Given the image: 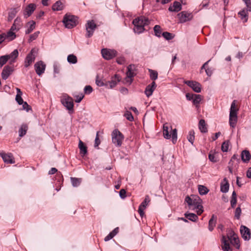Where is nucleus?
<instances>
[{"instance_id":"1","label":"nucleus","mask_w":251,"mask_h":251,"mask_svg":"<svg viewBox=\"0 0 251 251\" xmlns=\"http://www.w3.org/2000/svg\"><path fill=\"white\" fill-rule=\"evenodd\" d=\"M236 100H234L231 104L229 113V125L232 127H234L237 121V111L238 109L236 108Z\"/></svg>"},{"instance_id":"2","label":"nucleus","mask_w":251,"mask_h":251,"mask_svg":"<svg viewBox=\"0 0 251 251\" xmlns=\"http://www.w3.org/2000/svg\"><path fill=\"white\" fill-rule=\"evenodd\" d=\"M171 129L172 130V133L171 134L169 133V126L168 123H165L163 125V136L165 138L169 139L172 138V142L174 144H175L177 140V130L176 128L172 129V126H170Z\"/></svg>"},{"instance_id":"3","label":"nucleus","mask_w":251,"mask_h":251,"mask_svg":"<svg viewBox=\"0 0 251 251\" xmlns=\"http://www.w3.org/2000/svg\"><path fill=\"white\" fill-rule=\"evenodd\" d=\"M185 201L189 206H194L196 208H202V200L198 195H192L185 198Z\"/></svg>"},{"instance_id":"4","label":"nucleus","mask_w":251,"mask_h":251,"mask_svg":"<svg viewBox=\"0 0 251 251\" xmlns=\"http://www.w3.org/2000/svg\"><path fill=\"white\" fill-rule=\"evenodd\" d=\"M63 23L67 28H72L77 24V17L71 15L66 14L63 18Z\"/></svg>"},{"instance_id":"5","label":"nucleus","mask_w":251,"mask_h":251,"mask_svg":"<svg viewBox=\"0 0 251 251\" xmlns=\"http://www.w3.org/2000/svg\"><path fill=\"white\" fill-rule=\"evenodd\" d=\"M124 137L123 134L118 129H114L112 133V143L117 147L121 146Z\"/></svg>"},{"instance_id":"6","label":"nucleus","mask_w":251,"mask_h":251,"mask_svg":"<svg viewBox=\"0 0 251 251\" xmlns=\"http://www.w3.org/2000/svg\"><path fill=\"white\" fill-rule=\"evenodd\" d=\"M102 57L106 60H110L117 55V52L115 50L102 49L101 50Z\"/></svg>"},{"instance_id":"7","label":"nucleus","mask_w":251,"mask_h":251,"mask_svg":"<svg viewBox=\"0 0 251 251\" xmlns=\"http://www.w3.org/2000/svg\"><path fill=\"white\" fill-rule=\"evenodd\" d=\"M85 27L87 31L86 36L87 38H90L93 35L94 31L97 27V25L93 20L88 21Z\"/></svg>"},{"instance_id":"8","label":"nucleus","mask_w":251,"mask_h":251,"mask_svg":"<svg viewBox=\"0 0 251 251\" xmlns=\"http://www.w3.org/2000/svg\"><path fill=\"white\" fill-rule=\"evenodd\" d=\"M37 51L33 49L26 56L25 61V67L27 68L29 66L31 63L34 61Z\"/></svg>"},{"instance_id":"9","label":"nucleus","mask_w":251,"mask_h":251,"mask_svg":"<svg viewBox=\"0 0 251 251\" xmlns=\"http://www.w3.org/2000/svg\"><path fill=\"white\" fill-rule=\"evenodd\" d=\"M180 23H185L191 20L193 18L192 13L184 11L177 14Z\"/></svg>"},{"instance_id":"10","label":"nucleus","mask_w":251,"mask_h":251,"mask_svg":"<svg viewBox=\"0 0 251 251\" xmlns=\"http://www.w3.org/2000/svg\"><path fill=\"white\" fill-rule=\"evenodd\" d=\"M120 81V76L116 74L114 77H112L110 81L105 82V87L108 89H112L114 88Z\"/></svg>"},{"instance_id":"11","label":"nucleus","mask_w":251,"mask_h":251,"mask_svg":"<svg viewBox=\"0 0 251 251\" xmlns=\"http://www.w3.org/2000/svg\"><path fill=\"white\" fill-rule=\"evenodd\" d=\"M61 102L63 105L66 107L68 110L72 112L73 111L74 102L71 97H68L64 98L61 100Z\"/></svg>"},{"instance_id":"12","label":"nucleus","mask_w":251,"mask_h":251,"mask_svg":"<svg viewBox=\"0 0 251 251\" xmlns=\"http://www.w3.org/2000/svg\"><path fill=\"white\" fill-rule=\"evenodd\" d=\"M149 23L150 21H149V19L144 16L137 17L132 21V24L133 25H142L143 26L149 25Z\"/></svg>"},{"instance_id":"13","label":"nucleus","mask_w":251,"mask_h":251,"mask_svg":"<svg viewBox=\"0 0 251 251\" xmlns=\"http://www.w3.org/2000/svg\"><path fill=\"white\" fill-rule=\"evenodd\" d=\"M184 83L188 86L192 88V89L197 93H200L201 91V84L198 82L194 81L187 80L184 81Z\"/></svg>"},{"instance_id":"14","label":"nucleus","mask_w":251,"mask_h":251,"mask_svg":"<svg viewBox=\"0 0 251 251\" xmlns=\"http://www.w3.org/2000/svg\"><path fill=\"white\" fill-rule=\"evenodd\" d=\"M136 66L135 65L130 64L127 67L126 76L127 78L130 79V83L132 82V78L136 75Z\"/></svg>"},{"instance_id":"15","label":"nucleus","mask_w":251,"mask_h":251,"mask_svg":"<svg viewBox=\"0 0 251 251\" xmlns=\"http://www.w3.org/2000/svg\"><path fill=\"white\" fill-rule=\"evenodd\" d=\"M240 232L242 238L245 240H249L251 237V233L250 229L245 226L242 225L240 227Z\"/></svg>"},{"instance_id":"16","label":"nucleus","mask_w":251,"mask_h":251,"mask_svg":"<svg viewBox=\"0 0 251 251\" xmlns=\"http://www.w3.org/2000/svg\"><path fill=\"white\" fill-rule=\"evenodd\" d=\"M14 69L12 66L6 65L4 66L1 73V77L3 79L6 80L13 72Z\"/></svg>"},{"instance_id":"17","label":"nucleus","mask_w":251,"mask_h":251,"mask_svg":"<svg viewBox=\"0 0 251 251\" xmlns=\"http://www.w3.org/2000/svg\"><path fill=\"white\" fill-rule=\"evenodd\" d=\"M0 155L5 163L9 164H14L15 163L14 158L12 153L1 152L0 153Z\"/></svg>"},{"instance_id":"18","label":"nucleus","mask_w":251,"mask_h":251,"mask_svg":"<svg viewBox=\"0 0 251 251\" xmlns=\"http://www.w3.org/2000/svg\"><path fill=\"white\" fill-rule=\"evenodd\" d=\"M34 67L37 74L40 75L44 73L46 65L41 61L36 62L34 65Z\"/></svg>"},{"instance_id":"19","label":"nucleus","mask_w":251,"mask_h":251,"mask_svg":"<svg viewBox=\"0 0 251 251\" xmlns=\"http://www.w3.org/2000/svg\"><path fill=\"white\" fill-rule=\"evenodd\" d=\"M36 5L34 3L29 4L25 8L24 15L25 18L29 17L35 10Z\"/></svg>"},{"instance_id":"20","label":"nucleus","mask_w":251,"mask_h":251,"mask_svg":"<svg viewBox=\"0 0 251 251\" xmlns=\"http://www.w3.org/2000/svg\"><path fill=\"white\" fill-rule=\"evenodd\" d=\"M156 87V85L154 81H152L150 85H149L146 87L145 93L148 97H149L152 95V93L155 89Z\"/></svg>"},{"instance_id":"21","label":"nucleus","mask_w":251,"mask_h":251,"mask_svg":"<svg viewBox=\"0 0 251 251\" xmlns=\"http://www.w3.org/2000/svg\"><path fill=\"white\" fill-rule=\"evenodd\" d=\"M182 9V6L181 3L177 1H175L173 2V5H171L168 10L171 12H178Z\"/></svg>"},{"instance_id":"22","label":"nucleus","mask_w":251,"mask_h":251,"mask_svg":"<svg viewBox=\"0 0 251 251\" xmlns=\"http://www.w3.org/2000/svg\"><path fill=\"white\" fill-rule=\"evenodd\" d=\"M241 157L242 160L245 162H248L251 158V155L248 150H244L242 151L241 154Z\"/></svg>"},{"instance_id":"23","label":"nucleus","mask_w":251,"mask_h":251,"mask_svg":"<svg viewBox=\"0 0 251 251\" xmlns=\"http://www.w3.org/2000/svg\"><path fill=\"white\" fill-rule=\"evenodd\" d=\"M222 242L223 244L222 245V248L224 251H232L228 240H226L225 236H223Z\"/></svg>"},{"instance_id":"24","label":"nucleus","mask_w":251,"mask_h":251,"mask_svg":"<svg viewBox=\"0 0 251 251\" xmlns=\"http://www.w3.org/2000/svg\"><path fill=\"white\" fill-rule=\"evenodd\" d=\"M78 148L80 150V154L82 156H84L87 153V148L81 140H79Z\"/></svg>"},{"instance_id":"25","label":"nucleus","mask_w":251,"mask_h":251,"mask_svg":"<svg viewBox=\"0 0 251 251\" xmlns=\"http://www.w3.org/2000/svg\"><path fill=\"white\" fill-rule=\"evenodd\" d=\"M216 219L217 217L214 215H213L209 221L208 229L210 231H212L213 230L214 227L216 225Z\"/></svg>"},{"instance_id":"26","label":"nucleus","mask_w":251,"mask_h":251,"mask_svg":"<svg viewBox=\"0 0 251 251\" xmlns=\"http://www.w3.org/2000/svg\"><path fill=\"white\" fill-rule=\"evenodd\" d=\"M28 129V126L26 124H23L20 126L19 129V135L20 137H22L25 135L26 133L27 130Z\"/></svg>"},{"instance_id":"27","label":"nucleus","mask_w":251,"mask_h":251,"mask_svg":"<svg viewBox=\"0 0 251 251\" xmlns=\"http://www.w3.org/2000/svg\"><path fill=\"white\" fill-rule=\"evenodd\" d=\"M19 52L17 50H14L10 54L7 55L9 59H11L10 64L14 62L15 59L18 57Z\"/></svg>"},{"instance_id":"28","label":"nucleus","mask_w":251,"mask_h":251,"mask_svg":"<svg viewBox=\"0 0 251 251\" xmlns=\"http://www.w3.org/2000/svg\"><path fill=\"white\" fill-rule=\"evenodd\" d=\"M19 10V7L11 9L8 14V21H11L15 17Z\"/></svg>"},{"instance_id":"29","label":"nucleus","mask_w":251,"mask_h":251,"mask_svg":"<svg viewBox=\"0 0 251 251\" xmlns=\"http://www.w3.org/2000/svg\"><path fill=\"white\" fill-rule=\"evenodd\" d=\"M27 25L29 26L27 27V29L25 30V34H28L31 32L35 27V22L33 21H30Z\"/></svg>"},{"instance_id":"30","label":"nucleus","mask_w":251,"mask_h":251,"mask_svg":"<svg viewBox=\"0 0 251 251\" xmlns=\"http://www.w3.org/2000/svg\"><path fill=\"white\" fill-rule=\"evenodd\" d=\"M63 6L61 1H57L52 6V9L53 11H59L62 10Z\"/></svg>"},{"instance_id":"31","label":"nucleus","mask_w":251,"mask_h":251,"mask_svg":"<svg viewBox=\"0 0 251 251\" xmlns=\"http://www.w3.org/2000/svg\"><path fill=\"white\" fill-rule=\"evenodd\" d=\"M199 128L201 131L202 133H206L207 132L205 122L203 119H201L199 122Z\"/></svg>"},{"instance_id":"32","label":"nucleus","mask_w":251,"mask_h":251,"mask_svg":"<svg viewBox=\"0 0 251 251\" xmlns=\"http://www.w3.org/2000/svg\"><path fill=\"white\" fill-rule=\"evenodd\" d=\"M230 242L231 244L235 246L237 249H239V239L237 235L234 236L233 238H231V240H230Z\"/></svg>"},{"instance_id":"33","label":"nucleus","mask_w":251,"mask_h":251,"mask_svg":"<svg viewBox=\"0 0 251 251\" xmlns=\"http://www.w3.org/2000/svg\"><path fill=\"white\" fill-rule=\"evenodd\" d=\"M185 216L186 218L193 222H196L198 219V216L194 213H185Z\"/></svg>"},{"instance_id":"34","label":"nucleus","mask_w":251,"mask_h":251,"mask_svg":"<svg viewBox=\"0 0 251 251\" xmlns=\"http://www.w3.org/2000/svg\"><path fill=\"white\" fill-rule=\"evenodd\" d=\"M198 190L200 194L201 195H205L209 191V190L207 189V187L201 185H199L198 186Z\"/></svg>"},{"instance_id":"35","label":"nucleus","mask_w":251,"mask_h":251,"mask_svg":"<svg viewBox=\"0 0 251 251\" xmlns=\"http://www.w3.org/2000/svg\"><path fill=\"white\" fill-rule=\"evenodd\" d=\"M238 15H240L241 19H245L244 22H246L248 20V10L243 9L238 13Z\"/></svg>"},{"instance_id":"36","label":"nucleus","mask_w":251,"mask_h":251,"mask_svg":"<svg viewBox=\"0 0 251 251\" xmlns=\"http://www.w3.org/2000/svg\"><path fill=\"white\" fill-rule=\"evenodd\" d=\"M67 61L68 62L71 64H75L77 61V57L75 55L72 54H70L67 57Z\"/></svg>"},{"instance_id":"37","label":"nucleus","mask_w":251,"mask_h":251,"mask_svg":"<svg viewBox=\"0 0 251 251\" xmlns=\"http://www.w3.org/2000/svg\"><path fill=\"white\" fill-rule=\"evenodd\" d=\"M71 182L72 183V185L74 187H77L78 186L81 182V179L76 178V177H71Z\"/></svg>"},{"instance_id":"38","label":"nucleus","mask_w":251,"mask_h":251,"mask_svg":"<svg viewBox=\"0 0 251 251\" xmlns=\"http://www.w3.org/2000/svg\"><path fill=\"white\" fill-rule=\"evenodd\" d=\"M149 72H150V78L151 80H153V81L156 80L158 77V73L157 71L149 69Z\"/></svg>"},{"instance_id":"39","label":"nucleus","mask_w":251,"mask_h":251,"mask_svg":"<svg viewBox=\"0 0 251 251\" xmlns=\"http://www.w3.org/2000/svg\"><path fill=\"white\" fill-rule=\"evenodd\" d=\"M134 31L135 32L137 33L138 34L143 32L145 30L144 26L142 25H134Z\"/></svg>"},{"instance_id":"40","label":"nucleus","mask_w":251,"mask_h":251,"mask_svg":"<svg viewBox=\"0 0 251 251\" xmlns=\"http://www.w3.org/2000/svg\"><path fill=\"white\" fill-rule=\"evenodd\" d=\"M163 37L167 40H170L173 39L175 35L171 33L168 32H164L162 34Z\"/></svg>"},{"instance_id":"41","label":"nucleus","mask_w":251,"mask_h":251,"mask_svg":"<svg viewBox=\"0 0 251 251\" xmlns=\"http://www.w3.org/2000/svg\"><path fill=\"white\" fill-rule=\"evenodd\" d=\"M187 139L189 142L193 145L195 139V132L194 130H190L189 132V135L187 136Z\"/></svg>"},{"instance_id":"42","label":"nucleus","mask_w":251,"mask_h":251,"mask_svg":"<svg viewBox=\"0 0 251 251\" xmlns=\"http://www.w3.org/2000/svg\"><path fill=\"white\" fill-rule=\"evenodd\" d=\"M153 30L155 33V35L160 37L161 34V27L159 25H156L153 27Z\"/></svg>"},{"instance_id":"43","label":"nucleus","mask_w":251,"mask_h":251,"mask_svg":"<svg viewBox=\"0 0 251 251\" xmlns=\"http://www.w3.org/2000/svg\"><path fill=\"white\" fill-rule=\"evenodd\" d=\"M201 100L202 98L201 95L198 94H195L193 100V103L195 105L198 104L200 103Z\"/></svg>"},{"instance_id":"44","label":"nucleus","mask_w":251,"mask_h":251,"mask_svg":"<svg viewBox=\"0 0 251 251\" xmlns=\"http://www.w3.org/2000/svg\"><path fill=\"white\" fill-rule=\"evenodd\" d=\"M229 143V142L228 141H226L223 143L221 149L223 152H227L228 151Z\"/></svg>"},{"instance_id":"45","label":"nucleus","mask_w":251,"mask_h":251,"mask_svg":"<svg viewBox=\"0 0 251 251\" xmlns=\"http://www.w3.org/2000/svg\"><path fill=\"white\" fill-rule=\"evenodd\" d=\"M150 201V197H149V196L148 195H147L145 197V200L141 203L140 206L146 208V206L148 205V204H149Z\"/></svg>"},{"instance_id":"46","label":"nucleus","mask_w":251,"mask_h":251,"mask_svg":"<svg viewBox=\"0 0 251 251\" xmlns=\"http://www.w3.org/2000/svg\"><path fill=\"white\" fill-rule=\"evenodd\" d=\"M8 55H3L0 57V66H3L6 63L8 60Z\"/></svg>"},{"instance_id":"47","label":"nucleus","mask_w":251,"mask_h":251,"mask_svg":"<svg viewBox=\"0 0 251 251\" xmlns=\"http://www.w3.org/2000/svg\"><path fill=\"white\" fill-rule=\"evenodd\" d=\"M16 36L15 33L10 30L7 33V34L5 35V38H9L10 40H13L16 38Z\"/></svg>"},{"instance_id":"48","label":"nucleus","mask_w":251,"mask_h":251,"mask_svg":"<svg viewBox=\"0 0 251 251\" xmlns=\"http://www.w3.org/2000/svg\"><path fill=\"white\" fill-rule=\"evenodd\" d=\"M229 189V184L226 181L225 184H222L221 186V191L223 193H226Z\"/></svg>"},{"instance_id":"49","label":"nucleus","mask_w":251,"mask_h":251,"mask_svg":"<svg viewBox=\"0 0 251 251\" xmlns=\"http://www.w3.org/2000/svg\"><path fill=\"white\" fill-rule=\"evenodd\" d=\"M236 235L235 232L231 229H228L227 231V237L230 241L231 238H233L234 236Z\"/></svg>"},{"instance_id":"50","label":"nucleus","mask_w":251,"mask_h":251,"mask_svg":"<svg viewBox=\"0 0 251 251\" xmlns=\"http://www.w3.org/2000/svg\"><path fill=\"white\" fill-rule=\"evenodd\" d=\"M39 33H40L39 31H36V32H34L33 34H31L30 36L29 39L28 40L29 42H31L32 41L35 40L38 36Z\"/></svg>"},{"instance_id":"51","label":"nucleus","mask_w":251,"mask_h":251,"mask_svg":"<svg viewBox=\"0 0 251 251\" xmlns=\"http://www.w3.org/2000/svg\"><path fill=\"white\" fill-rule=\"evenodd\" d=\"M234 160H236L237 163H239L240 162V159L238 157V155L237 154H234L230 160L229 161V163H228V165H230L231 164H233V162L234 161Z\"/></svg>"},{"instance_id":"52","label":"nucleus","mask_w":251,"mask_h":251,"mask_svg":"<svg viewBox=\"0 0 251 251\" xmlns=\"http://www.w3.org/2000/svg\"><path fill=\"white\" fill-rule=\"evenodd\" d=\"M125 116L126 118V119L129 121H132L134 120L133 116L130 112L127 111L125 114Z\"/></svg>"},{"instance_id":"53","label":"nucleus","mask_w":251,"mask_h":251,"mask_svg":"<svg viewBox=\"0 0 251 251\" xmlns=\"http://www.w3.org/2000/svg\"><path fill=\"white\" fill-rule=\"evenodd\" d=\"M22 95H20V94H17L16 96V100L18 102V103L20 105H21L23 103V100L21 97Z\"/></svg>"},{"instance_id":"54","label":"nucleus","mask_w":251,"mask_h":251,"mask_svg":"<svg viewBox=\"0 0 251 251\" xmlns=\"http://www.w3.org/2000/svg\"><path fill=\"white\" fill-rule=\"evenodd\" d=\"M241 213V209L240 207L239 206V207H237L235 209V217L237 219H239L240 217Z\"/></svg>"},{"instance_id":"55","label":"nucleus","mask_w":251,"mask_h":251,"mask_svg":"<svg viewBox=\"0 0 251 251\" xmlns=\"http://www.w3.org/2000/svg\"><path fill=\"white\" fill-rule=\"evenodd\" d=\"M84 91L85 94H89L92 92L93 88L90 85H87L85 87Z\"/></svg>"},{"instance_id":"56","label":"nucleus","mask_w":251,"mask_h":251,"mask_svg":"<svg viewBox=\"0 0 251 251\" xmlns=\"http://www.w3.org/2000/svg\"><path fill=\"white\" fill-rule=\"evenodd\" d=\"M21 22V19L20 18L17 17L14 20V23L15 24V25L16 24L18 28H20L22 26Z\"/></svg>"},{"instance_id":"57","label":"nucleus","mask_w":251,"mask_h":251,"mask_svg":"<svg viewBox=\"0 0 251 251\" xmlns=\"http://www.w3.org/2000/svg\"><path fill=\"white\" fill-rule=\"evenodd\" d=\"M84 96L83 94H80V95L75 96V101L77 103L80 102L84 98Z\"/></svg>"},{"instance_id":"58","label":"nucleus","mask_w":251,"mask_h":251,"mask_svg":"<svg viewBox=\"0 0 251 251\" xmlns=\"http://www.w3.org/2000/svg\"><path fill=\"white\" fill-rule=\"evenodd\" d=\"M23 108L27 112H28L29 110L31 109V106H29L26 102H23Z\"/></svg>"},{"instance_id":"59","label":"nucleus","mask_w":251,"mask_h":251,"mask_svg":"<svg viewBox=\"0 0 251 251\" xmlns=\"http://www.w3.org/2000/svg\"><path fill=\"white\" fill-rule=\"evenodd\" d=\"M246 4L248 11H251V0H243Z\"/></svg>"},{"instance_id":"60","label":"nucleus","mask_w":251,"mask_h":251,"mask_svg":"<svg viewBox=\"0 0 251 251\" xmlns=\"http://www.w3.org/2000/svg\"><path fill=\"white\" fill-rule=\"evenodd\" d=\"M116 62L119 64H120V65L124 64L125 62V58L123 56L119 57L117 58Z\"/></svg>"},{"instance_id":"61","label":"nucleus","mask_w":251,"mask_h":251,"mask_svg":"<svg viewBox=\"0 0 251 251\" xmlns=\"http://www.w3.org/2000/svg\"><path fill=\"white\" fill-rule=\"evenodd\" d=\"M96 83L98 86H105V82L104 83L102 80L99 79L98 78H97Z\"/></svg>"},{"instance_id":"62","label":"nucleus","mask_w":251,"mask_h":251,"mask_svg":"<svg viewBox=\"0 0 251 251\" xmlns=\"http://www.w3.org/2000/svg\"><path fill=\"white\" fill-rule=\"evenodd\" d=\"M98 134H99V132H97V135H96V138H95V144H94L95 147H98V146L100 143V139L99 138Z\"/></svg>"},{"instance_id":"63","label":"nucleus","mask_w":251,"mask_h":251,"mask_svg":"<svg viewBox=\"0 0 251 251\" xmlns=\"http://www.w3.org/2000/svg\"><path fill=\"white\" fill-rule=\"evenodd\" d=\"M119 195L122 199H125L126 197V191L125 189H122L119 192Z\"/></svg>"},{"instance_id":"64","label":"nucleus","mask_w":251,"mask_h":251,"mask_svg":"<svg viewBox=\"0 0 251 251\" xmlns=\"http://www.w3.org/2000/svg\"><path fill=\"white\" fill-rule=\"evenodd\" d=\"M114 236L113 235V233L110 232L109 234L104 238L105 241H108L113 238Z\"/></svg>"}]
</instances>
